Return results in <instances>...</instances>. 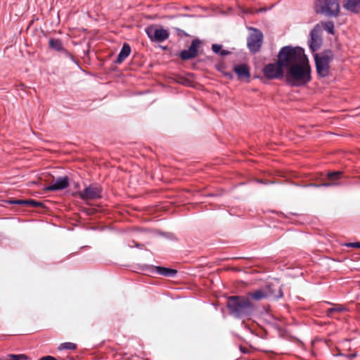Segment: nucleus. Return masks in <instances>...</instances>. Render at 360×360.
Listing matches in <instances>:
<instances>
[{
	"instance_id": "f257e3e1",
	"label": "nucleus",
	"mask_w": 360,
	"mask_h": 360,
	"mask_svg": "<svg viewBox=\"0 0 360 360\" xmlns=\"http://www.w3.org/2000/svg\"><path fill=\"white\" fill-rule=\"evenodd\" d=\"M311 67L308 58L307 60L295 64L286 70L285 78L290 86L300 87L307 84L311 79Z\"/></svg>"
},
{
	"instance_id": "f03ea898",
	"label": "nucleus",
	"mask_w": 360,
	"mask_h": 360,
	"mask_svg": "<svg viewBox=\"0 0 360 360\" xmlns=\"http://www.w3.org/2000/svg\"><path fill=\"white\" fill-rule=\"evenodd\" d=\"M226 307L231 316L236 319H249L255 311V304L246 296L234 295L228 298Z\"/></svg>"
},
{
	"instance_id": "7ed1b4c3",
	"label": "nucleus",
	"mask_w": 360,
	"mask_h": 360,
	"mask_svg": "<svg viewBox=\"0 0 360 360\" xmlns=\"http://www.w3.org/2000/svg\"><path fill=\"white\" fill-rule=\"evenodd\" d=\"M277 58L278 63L287 70L290 67L307 60V57L302 48L285 46L280 49Z\"/></svg>"
},
{
	"instance_id": "20e7f679",
	"label": "nucleus",
	"mask_w": 360,
	"mask_h": 360,
	"mask_svg": "<svg viewBox=\"0 0 360 360\" xmlns=\"http://www.w3.org/2000/svg\"><path fill=\"white\" fill-rule=\"evenodd\" d=\"M314 11L317 14L326 17H338L340 13V3L338 0H316Z\"/></svg>"
},
{
	"instance_id": "39448f33",
	"label": "nucleus",
	"mask_w": 360,
	"mask_h": 360,
	"mask_svg": "<svg viewBox=\"0 0 360 360\" xmlns=\"http://www.w3.org/2000/svg\"><path fill=\"white\" fill-rule=\"evenodd\" d=\"M333 59V53L330 49L314 56L316 72L320 77H325L328 75L330 63Z\"/></svg>"
},
{
	"instance_id": "423d86ee",
	"label": "nucleus",
	"mask_w": 360,
	"mask_h": 360,
	"mask_svg": "<svg viewBox=\"0 0 360 360\" xmlns=\"http://www.w3.org/2000/svg\"><path fill=\"white\" fill-rule=\"evenodd\" d=\"M248 29L250 32L247 38L248 48L252 53H256L261 49L264 39L263 33L255 27H249Z\"/></svg>"
},
{
	"instance_id": "0eeeda50",
	"label": "nucleus",
	"mask_w": 360,
	"mask_h": 360,
	"mask_svg": "<svg viewBox=\"0 0 360 360\" xmlns=\"http://www.w3.org/2000/svg\"><path fill=\"white\" fill-rule=\"evenodd\" d=\"M145 32L153 42H162L169 37V32L167 30L155 25L147 27Z\"/></svg>"
},
{
	"instance_id": "6e6552de",
	"label": "nucleus",
	"mask_w": 360,
	"mask_h": 360,
	"mask_svg": "<svg viewBox=\"0 0 360 360\" xmlns=\"http://www.w3.org/2000/svg\"><path fill=\"white\" fill-rule=\"evenodd\" d=\"M263 73L268 79H281L285 75L284 68L278 63V59L276 63L266 65L263 68Z\"/></svg>"
},
{
	"instance_id": "1a4fd4ad",
	"label": "nucleus",
	"mask_w": 360,
	"mask_h": 360,
	"mask_svg": "<svg viewBox=\"0 0 360 360\" xmlns=\"http://www.w3.org/2000/svg\"><path fill=\"white\" fill-rule=\"evenodd\" d=\"M245 296L246 297H248V300L250 301L251 300L259 301L269 297H272L274 299L278 300L283 296V293L281 288L278 289V294L276 295H273L270 288L267 290L259 289L254 292H248Z\"/></svg>"
},
{
	"instance_id": "9d476101",
	"label": "nucleus",
	"mask_w": 360,
	"mask_h": 360,
	"mask_svg": "<svg viewBox=\"0 0 360 360\" xmlns=\"http://www.w3.org/2000/svg\"><path fill=\"white\" fill-rule=\"evenodd\" d=\"M321 32V29L319 25H316L310 32V39L308 44L309 49L312 52L319 50L322 44Z\"/></svg>"
},
{
	"instance_id": "9b49d317",
	"label": "nucleus",
	"mask_w": 360,
	"mask_h": 360,
	"mask_svg": "<svg viewBox=\"0 0 360 360\" xmlns=\"http://www.w3.org/2000/svg\"><path fill=\"white\" fill-rule=\"evenodd\" d=\"M200 44L201 41L199 39H193L188 49H184L179 53L181 59L188 60L195 58L198 56Z\"/></svg>"
},
{
	"instance_id": "f8f14e48",
	"label": "nucleus",
	"mask_w": 360,
	"mask_h": 360,
	"mask_svg": "<svg viewBox=\"0 0 360 360\" xmlns=\"http://www.w3.org/2000/svg\"><path fill=\"white\" fill-rule=\"evenodd\" d=\"M79 195L83 200H94L101 197V190L98 186L90 185L79 191Z\"/></svg>"
},
{
	"instance_id": "ddd939ff",
	"label": "nucleus",
	"mask_w": 360,
	"mask_h": 360,
	"mask_svg": "<svg viewBox=\"0 0 360 360\" xmlns=\"http://www.w3.org/2000/svg\"><path fill=\"white\" fill-rule=\"evenodd\" d=\"M69 178L67 176H59L45 188L46 191H56L63 190L69 186Z\"/></svg>"
},
{
	"instance_id": "4468645a",
	"label": "nucleus",
	"mask_w": 360,
	"mask_h": 360,
	"mask_svg": "<svg viewBox=\"0 0 360 360\" xmlns=\"http://www.w3.org/2000/svg\"><path fill=\"white\" fill-rule=\"evenodd\" d=\"M342 172H331L328 173L327 174V180L328 181L320 184H310V186H315V187H329V186H337L340 185V184L338 182V179L341 176Z\"/></svg>"
},
{
	"instance_id": "2eb2a0df",
	"label": "nucleus",
	"mask_w": 360,
	"mask_h": 360,
	"mask_svg": "<svg viewBox=\"0 0 360 360\" xmlns=\"http://www.w3.org/2000/svg\"><path fill=\"white\" fill-rule=\"evenodd\" d=\"M49 48L56 51L61 52L64 55L70 58L72 60H75L73 56L63 47V44L61 40L58 39H50L49 41Z\"/></svg>"
},
{
	"instance_id": "dca6fc26",
	"label": "nucleus",
	"mask_w": 360,
	"mask_h": 360,
	"mask_svg": "<svg viewBox=\"0 0 360 360\" xmlns=\"http://www.w3.org/2000/svg\"><path fill=\"white\" fill-rule=\"evenodd\" d=\"M342 6L350 13L355 14L360 13V0H344Z\"/></svg>"
},
{
	"instance_id": "f3484780",
	"label": "nucleus",
	"mask_w": 360,
	"mask_h": 360,
	"mask_svg": "<svg viewBox=\"0 0 360 360\" xmlns=\"http://www.w3.org/2000/svg\"><path fill=\"white\" fill-rule=\"evenodd\" d=\"M233 71L237 74L240 79H249L250 77L249 68L245 64L235 65L233 68Z\"/></svg>"
},
{
	"instance_id": "a211bd4d",
	"label": "nucleus",
	"mask_w": 360,
	"mask_h": 360,
	"mask_svg": "<svg viewBox=\"0 0 360 360\" xmlns=\"http://www.w3.org/2000/svg\"><path fill=\"white\" fill-rule=\"evenodd\" d=\"M131 47L129 44L124 43L122 47V49L118 54L115 63L117 64L122 63L130 54Z\"/></svg>"
},
{
	"instance_id": "6ab92c4d",
	"label": "nucleus",
	"mask_w": 360,
	"mask_h": 360,
	"mask_svg": "<svg viewBox=\"0 0 360 360\" xmlns=\"http://www.w3.org/2000/svg\"><path fill=\"white\" fill-rule=\"evenodd\" d=\"M156 272L158 274L167 276V277H174L177 274V271L173 269L156 266Z\"/></svg>"
},
{
	"instance_id": "aec40b11",
	"label": "nucleus",
	"mask_w": 360,
	"mask_h": 360,
	"mask_svg": "<svg viewBox=\"0 0 360 360\" xmlns=\"http://www.w3.org/2000/svg\"><path fill=\"white\" fill-rule=\"evenodd\" d=\"M323 28L329 34H334L335 26L333 21H326L321 22Z\"/></svg>"
},
{
	"instance_id": "412c9836",
	"label": "nucleus",
	"mask_w": 360,
	"mask_h": 360,
	"mask_svg": "<svg viewBox=\"0 0 360 360\" xmlns=\"http://www.w3.org/2000/svg\"><path fill=\"white\" fill-rule=\"evenodd\" d=\"M77 347L76 345L72 342H64L60 344L58 349V350H63V349H70L73 350L75 349Z\"/></svg>"
},
{
	"instance_id": "4be33fe9",
	"label": "nucleus",
	"mask_w": 360,
	"mask_h": 360,
	"mask_svg": "<svg viewBox=\"0 0 360 360\" xmlns=\"http://www.w3.org/2000/svg\"><path fill=\"white\" fill-rule=\"evenodd\" d=\"M6 202L13 205H27V200H7Z\"/></svg>"
},
{
	"instance_id": "5701e85b",
	"label": "nucleus",
	"mask_w": 360,
	"mask_h": 360,
	"mask_svg": "<svg viewBox=\"0 0 360 360\" xmlns=\"http://www.w3.org/2000/svg\"><path fill=\"white\" fill-rule=\"evenodd\" d=\"M27 205H31L34 207H37L41 206L42 203L34 200H27Z\"/></svg>"
},
{
	"instance_id": "b1692460",
	"label": "nucleus",
	"mask_w": 360,
	"mask_h": 360,
	"mask_svg": "<svg viewBox=\"0 0 360 360\" xmlns=\"http://www.w3.org/2000/svg\"><path fill=\"white\" fill-rule=\"evenodd\" d=\"M221 48H222V46L221 44H214L212 45V50L213 51L214 53H215L217 54L219 53Z\"/></svg>"
},
{
	"instance_id": "393cba45",
	"label": "nucleus",
	"mask_w": 360,
	"mask_h": 360,
	"mask_svg": "<svg viewBox=\"0 0 360 360\" xmlns=\"http://www.w3.org/2000/svg\"><path fill=\"white\" fill-rule=\"evenodd\" d=\"M347 246L352 247V248H360V242L350 243L347 244Z\"/></svg>"
},
{
	"instance_id": "a878e982",
	"label": "nucleus",
	"mask_w": 360,
	"mask_h": 360,
	"mask_svg": "<svg viewBox=\"0 0 360 360\" xmlns=\"http://www.w3.org/2000/svg\"><path fill=\"white\" fill-rule=\"evenodd\" d=\"M39 360H57V359L52 356H44L40 358Z\"/></svg>"
},
{
	"instance_id": "bb28decb",
	"label": "nucleus",
	"mask_w": 360,
	"mask_h": 360,
	"mask_svg": "<svg viewBox=\"0 0 360 360\" xmlns=\"http://www.w3.org/2000/svg\"><path fill=\"white\" fill-rule=\"evenodd\" d=\"M231 53L230 51H227V50H222L221 49L220 52H219V55L221 56H228Z\"/></svg>"
},
{
	"instance_id": "cd10ccee",
	"label": "nucleus",
	"mask_w": 360,
	"mask_h": 360,
	"mask_svg": "<svg viewBox=\"0 0 360 360\" xmlns=\"http://www.w3.org/2000/svg\"><path fill=\"white\" fill-rule=\"evenodd\" d=\"M243 12H244V13H247V14H256L257 13L255 12V10L253 8H249V9L245 10Z\"/></svg>"
},
{
	"instance_id": "c85d7f7f",
	"label": "nucleus",
	"mask_w": 360,
	"mask_h": 360,
	"mask_svg": "<svg viewBox=\"0 0 360 360\" xmlns=\"http://www.w3.org/2000/svg\"><path fill=\"white\" fill-rule=\"evenodd\" d=\"M335 311L341 312L345 311L346 308L342 306H335Z\"/></svg>"
},
{
	"instance_id": "c756f323",
	"label": "nucleus",
	"mask_w": 360,
	"mask_h": 360,
	"mask_svg": "<svg viewBox=\"0 0 360 360\" xmlns=\"http://www.w3.org/2000/svg\"><path fill=\"white\" fill-rule=\"evenodd\" d=\"M334 312H335V308L332 307L327 309L326 314L328 316H330Z\"/></svg>"
},
{
	"instance_id": "7c9ffc66",
	"label": "nucleus",
	"mask_w": 360,
	"mask_h": 360,
	"mask_svg": "<svg viewBox=\"0 0 360 360\" xmlns=\"http://www.w3.org/2000/svg\"><path fill=\"white\" fill-rule=\"evenodd\" d=\"M267 10H269V8L264 7V8H260L259 9L255 10V12L257 13H263V12H266Z\"/></svg>"
},
{
	"instance_id": "2f4dec72",
	"label": "nucleus",
	"mask_w": 360,
	"mask_h": 360,
	"mask_svg": "<svg viewBox=\"0 0 360 360\" xmlns=\"http://www.w3.org/2000/svg\"><path fill=\"white\" fill-rule=\"evenodd\" d=\"M240 350H241V351H242V352H243V353H245V352H246V351H245V349H243L242 347L240 348Z\"/></svg>"
},
{
	"instance_id": "473e14b6",
	"label": "nucleus",
	"mask_w": 360,
	"mask_h": 360,
	"mask_svg": "<svg viewBox=\"0 0 360 360\" xmlns=\"http://www.w3.org/2000/svg\"><path fill=\"white\" fill-rule=\"evenodd\" d=\"M135 243V245H136V247H139V246H140V244L136 243Z\"/></svg>"
},
{
	"instance_id": "72a5a7b5",
	"label": "nucleus",
	"mask_w": 360,
	"mask_h": 360,
	"mask_svg": "<svg viewBox=\"0 0 360 360\" xmlns=\"http://www.w3.org/2000/svg\"><path fill=\"white\" fill-rule=\"evenodd\" d=\"M162 48L163 49H165V50L167 49V47H166V46H162Z\"/></svg>"
},
{
	"instance_id": "f704fd0d",
	"label": "nucleus",
	"mask_w": 360,
	"mask_h": 360,
	"mask_svg": "<svg viewBox=\"0 0 360 360\" xmlns=\"http://www.w3.org/2000/svg\"><path fill=\"white\" fill-rule=\"evenodd\" d=\"M355 356H356V354H352V357H354Z\"/></svg>"
}]
</instances>
